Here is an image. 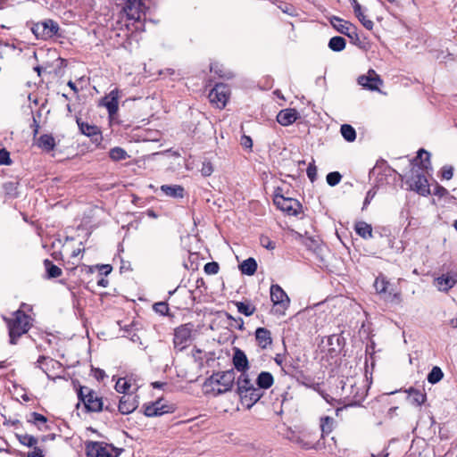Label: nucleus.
<instances>
[{
  "label": "nucleus",
  "instance_id": "1",
  "mask_svg": "<svg viewBox=\"0 0 457 457\" xmlns=\"http://www.w3.org/2000/svg\"><path fill=\"white\" fill-rule=\"evenodd\" d=\"M236 373L233 370L213 373L205 382L206 392L213 395L230 391L234 386Z\"/></svg>",
  "mask_w": 457,
  "mask_h": 457
},
{
  "label": "nucleus",
  "instance_id": "2",
  "mask_svg": "<svg viewBox=\"0 0 457 457\" xmlns=\"http://www.w3.org/2000/svg\"><path fill=\"white\" fill-rule=\"evenodd\" d=\"M342 396L348 402V405H357L365 398L367 389L363 379L361 378H346L343 381Z\"/></svg>",
  "mask_w": 457,
  "mask_h": 457
},
{
  "label": "nucleus",
  "instance_id": "3",
  "mask_svg": "<svg viewBox=\"0 0 457 457\" xmlns=\"http://www.w3.org/2000/svg\"><path fill=\"white\" fill-rule=\"evenodd\" d=\"M30 327V317L22 311H16L13 317L8 320L10 343L14 345L16 340L27 333Z\"/></svg>",
  "mask_w": 457,
  "mask_h": 457
},
{
  "label": "nucleus",
  "instance_id": "4",
  "mask_svg": "<svg viewBox=\"0 0 457 457\" xmlns=\"http://www.w3.org/2000/svg\"><path fill=\"white\" fill-rule=\"evenodd\" d=\"M374 287L378 294L383 295L384 300L395 303L402 302L401 293L392 287L385 276L380 275L376 278Z\"/></svg>",
  "mask_w": 457,
  "mask_h": 457
},
{
  "label": "nucleus",
  "instance_id": "5",
  "mask_svg": "<svg viewBox=\"0 0 457 457\" xmlns=\"http://www.w3.org/2000/svg\"><path fill=\"white\" fill-rule=\"evenodd\" d=\"M270 293L274 312L279 315H284L290 304L288 295L278 285H271Z\"/></svg>",
  "mask_w": 457,
  "mask_h": 457
},
{
  "label": "nucleus",
  "instance_id": "6",
  "mask_svg": "<svg viewBox=\"0 0 457 457\" xmlns=\"http://www.w3.org/2000/svg\"><path fill=\"white\" fill-rule=\"evenodd\" d=\"M59 29L56 21L48 19L35 23L31 28V31L37 38L46 40L57 35Z\"/></svg>",
  "mask_w": 457,
  "mask_h": 457
},
{
  "label": "nucleus",
  "instance_id": "7",
  "mask_svg": "<svg viewBox=\"0 0 457 457\" xmlns=\"http://www.w3.org/2000/svg\"><path fill=\"white\" fill-rule=\"evenodd\" d=\"M78 397L88 411H100L103 409L102 398L87 386H80Z\"/></svg>",
  "mask_w": 457,
  "mask_h": 457
},
{
  "label": "nucleus",
  "instance_id": "8",
  "mask_svg": "<svg viewBox=\"0 0 457 457\" xmlns=\"http://www.w3.org/2000/svg\"><path fill=\"white\" fill-rule=\"evenodd\" d=\"M193 325L184 324L175 329L173 344L179 351L184 350L191 341Z\"/></svg>",
  "mask_w": 457,
  "mask_h": 457
},
{
  "label": "nucleus",
  "instance_id": "9",
  "mask_svg": "<svg viewBox=\"0 0 457 457\" xmlns=\"http://www.w3.org/2000/svg\"><path fill=\"white\" fill-rule=\"evenodd\" d=\"M208 96L210 102L212 104H214L219 109H222L225 107L228 102L229 96V89L225 84H216L209 93Z\"/></svg>",
  "mask_w": 457,
  "mask_h": 457
},
{
  "label": "nucleus",
  "instance_id": "10",
  "mask_svg": "<svg viewBox=\"0 0 457 457\" xmlns=\"http://www.w3.org/2000/svg\"><path fill=\"white\" fill-rule=\"evenodd\" d=\"M274 204L278 209L289 215H297L301 209L299 202L293 198H286L283 195H276Z\"/></svg>",
  "mask_w": 457,
  "mask_h": 457
},
{
  "label": "nucleus",
  "instance_id": "11",
  "mask_svg": "<svg viewBox=\"0 0 457 457\" xmlns=\"http://www.w3.org/2000/svg\"><path fill=\"white\" fill-rule=\"evenodd\" d=\"M457 283V272L449 271L434 279V286L441 292H447Z\"/></svg>",
  "mask_w": 457,
  "mask_h": 457
},
{
  "label": "nucleus",
  "instance_id": "12",
  "mask_svg": "<svg viewBox=\"0 0 457 457\" xmlns=\"http://www.w3.org/2000/svg\"><path fill=\"white\" fill-rule=\"evenodd\" d=\"M358 83L369 90L375 91L378 90L383 81L374 70H369L366 75L358 78Z\"/></svg>",
  "mask_w": 457,
  "mask_h": 457
},
{
  "label": "nucleus",
  "instance_id": "13",
  "mask_svg": "<svg viewBox=\"0 0 457 457\" xmlns=\"http://www.w3.org/2000/svg\"><path fill=\"white\" fill-rule=\"evenodd\" d=\"M86 450L87 457H112L110 446L100 442H88Z\"/></svg>",
  "mask_w": 457,
  "mask_h": 457
},
{
  "label": "nucleus",
  "instance_id": "14",
  "mask_svg": "<svg viewBox=\"0 0 457 457\" xmlns=\"http://www.w3.org/2000/svg\"><path fill=\"white\" fill-rule=\"evenodd\" d=\"M240 396L241 403L247 409H250L255 404L262 396V392L260 388L254 386L251 389H247L246 393L238 394Z\"/></svg>",
  "mask_w": 457,
  "mask_h": 457
},
{
  "label": "nucleus",
  "instance_id": "15",
  "mask_svg": "<svg viewBox=\"0 0 457 457\" xmlns=\"http://www.w3.org/2000/svg\"><path fill=\"white\" fill-rule=\"evenodd\" d=\"M411 187L421 195H427L430 194L429 186L428 180L424 175L415 174L411 179Z\"/></svg>",
  "mask_w": 457,
  "mask_h": 457
},
{
  "label": "nucleus",
  "instance_id": "16",
  "mask_svg": "<svg viewBox=\"0 0 457 457\" xmlns=\"http://www.w3.org/2000/svg\"><path fill=\"white\" fill-rule=\"evenodd\" d=\"M138 405L135 396L125 395L120 399L119 411L121 414H129L133 412Z\"/></svg>",
  "mask_w": 457,
  "mask_h": 457
},
{
  "label": "nucleus",
  "instance_id": "17",
  "mask_svg": "<svg viewBox=\"0 0 457 457\" xmlns=\"http://www.w3.org/2000/svg\"><path fill=\"white\" fill-rule=\"evenodd\" d=\"M298 116V112L295 109H284L278 113L277 120L282 126H289L297 120Z\"/></svg>",
  "mask_w": 457,
  "mask_h": 457
},
{
  "label": "nucleus",
  "instance_id": "18",
  "mask_svg": "<svg viewBox=\"0 0 457 457\" xmlns=\"http://www.w3.org/2000/svg\"><path fill=\"white\" fill-rule=\"evenodd\" d=\"M37 367L41 369L48 378L51 377L50 372L52 370H59L62 367V364L49 357L40 356L37 361Z\"/></svg>",
  "mask_w": 457,
  "mask_h": 457
},
{
  "label": "nucleus",
  "instance_id": "19",
  "mask_svg": "<svg viewBox=\"0 0 457 457\" xmlns=\"http://www.w3.org/2000/svg\"><path fill=\"white\" fill-rule=\"evenodd\" d=\"M104 105L106 107L109 114L112 116L118 112L119 108V90H112L104 100Z\"/></svg>",
  "mask_w": 457,
  "mask_h": 457
},
{
  "label": "nucleus",
  "instance_id": "20",
  "mask_svg": "<svg viewBox=\"0 0 457 457\" xmlns=\"http://www.w3.org/2000/svg\"><path fill=\"white\" fill-rule=\"evenodd\" d=\"M233 364L238 371L245 372L249 369V363L245 353L240 350L236 349L233 355Z\"/></svg>",
  "mask_w": 457,
  "mask_h": 457
},
{
  "label": "nucleus",
  "instance_id": "21",
  "mask_svg": "<svg viewBox=\"0 0 457 457\" xmlns=\"http://www.w3.org/2000/svg\"><path fill=\"white\" fill-rule=\"evenodd\" d=\"M255 339L258 345L266 349L272 343L270 331L265 328H258L255 331Z\"/></svg>",
  "mask_w": 457,
  "mask_h": 457
},
{
  "label": "nucleus",
  "instance_id": "22",
  "mask_svg": "<svg viewBox=\"0 0 457 457\" xmlns=\"http://www.w3.org/2000/svg\"><path fill=\"white\" fill-rule=\"evenodd\" d=\"M352 7L353 9L354 14L358 18V20L361 22V24L367 29H372L374 23L372 21L366 18V16L362 12V9L361 4L358 3L357 0H350Z\"/></svg>",
  "mask_w": 457,
  "mask_h": 457
},
{
  "label": "nucleus",
  "instance_id": "23",
  "mask_svg": "<svg viewBox=\"0 0 457 457\" xmlns=\"http://www.w3.org/2000/svg\"><path fill=\"white\" fill-rule=\"evenodd\" d=\"M330 23L333 26V28L335 29H337L338 32L350 37V35H351L350 30L352 29V24L350 22H348L339 17L333 16L330 19Z\"/></svg>",
  "mask_w": 457,
  "mask_h": 457
},
{
  "label": "nucleus",
  "instance_id": "24",
  "mask_svg": "<svg viewBox=\"0 0 457 457\" xmlns=\"http://www.w3.org/2000/svg\"><path fill=\"white\" fill-rule=\"evenodd\" d=\"M161 190L165 195L173 198H183L184 196V188L179 185H162Z\"/></svg>",
  "mask_w": 457,
  "mask_h": 457
},
{
  "label": "nucleus",
  "instance_id": "25",
  "mask_svg": "<svg viewBox=\"0 0 457 457\" xmlns=\"http://www.w3.org/2000/svg\"><path fill=\"white\" fill-rule=\"evenodd\" d=\"M406 392L408 393L410 402L417 406L423 404L427 399L426 394L419 389L410 387Z\"/></svg>",
  "mask_w": 457,
  "mask_h": 457
},
{
  "label": "nucleus",
  "instance_id": "26",
  "mask_svg": "<svg viewBox=\"0 0 457 457\" xmlns=\"http://www.w3.org/2000/svg\"><path fill=\"white\" fill-rule=\"evenodd\" d=\"M274 383V378L271 373L268 371H262L256 379V384L258 388L262 391V389L270 388Z\"/></svg>",
  "mask_w": 457,
  "mask_h": 457
},
{
  "label": "nucleus",
  "instance_id": "27",
  "mask_svg": "<svg viewBox=\"0 0 457 457\" xmlns=\"http://www.w3.org/2000/svg\"><path fill=\"white\" fill-rule=\"evenodd\" d=\"M237 394L246 393L247 389L254 387L253 382L249 378L248 374L245 372L241 373L237 381Z\"/></svg>",
  "mask_w": 457,
  "mask_h": 457
},
{
  "label": "nucleus",
  "instance_id": "28",
  "mask_svg": "<svg viewBox=\"0 0 457 457\" xmlns=\"http://www.w3.org/2000/svg\"><path fill=\"white\" fill-rule=\"evenodd\" d=\"M355 232L364 239H370L373 237L372 227L365 221H358L355 226Z\"/></svg>",
  "mask_w": 457,
  "mask_h": 457
},
{
  "label": "nucleus",
  "instance_id": "29",
  "mask_svg": "<svg viewBox=\"0 0 457 457\" xmlns=\"http://www.w3.org/2000/svg\"><path fill=\"white\" fill-rule=\"evenodd\" d=\"M37 145L41 149L50 152L54 150L55 146V140L53 136L48 134H44L40 136V137L37 140Z\"/></svg>",
  "mask_w": 457,
  "mask_h": 457
},
{
  "label": "nucleus",
  "instance_id": "30",
  "mask_svg": "<svg viewBox=\"0 0 457 457\" xmlns=\"http://www.w3.org/2000/svg\"><path fill=\"white\" fill-rule=\"evenodd\" d=\"M239 269L243 274L252 276L257 270V262L253 258L250 257L240 264Z\"/></svg>",
  "mask_w": 457,
  "mask_h": 457
},
{
  "label": "nucleus",
  "instance_id": "31",
  "mask_svg": "<svg viewBox=\"0 0 457 457\" xmlns=\"http://www.w3.org/2000/svg\"><path fill=\"white\" fill-rule=\"evenodd\" d=\"M287 437L290 441L297 444L298 445H300L301 447H303L304 449H312L314 447V444L312 442H309L305 439V437H306L305 434L298 435V434H295V432H291V436H288Z\"/></svg>",
  "mask_w": 457,
  "mask_h": 457
},
{
  "label": "nucleus",
  "instance_id": "32",
  "mask_svg": "<svg viewBox=\"0 0 457 457\" xmlns=\"http://www.w3.org/2000/svg\"><path fill=\"white\" fill-rule=\"evenodd\" d=\"M78 125L80 131L87 137H93L100 133L99 128L96 125L79 120H78Z\"/></svg>",
  "mask_w": 457,
  "mask_h": 457
},
{
  "label": "nucleus",
  "instance_id": "33",
  "mask_svg": "<svg viewBox=\"0 0 457 457\" xmlns=\"http://www.w3.org/2000/svg\"><path fill=\"white\" fill-rule=\"evenodd\" d=\"M346 41L342 37H333L329 39L328 47L334 52H340L345 48Z\"/></svg>",
  "mask_w": 457,
  "mask_h": 457
},
{
  "label": "nucleus",
  "instance_id": "34",
  "mask_svg": "<svg viewBox=\"0 0 457 457\" xmlns=\"http://www.w3.org/2000/svg\"><path fill=\"white\" fill-rule=\"evenodd\" d=\"M210 70L212 72L217 74L220 78L230 79L233 77V73L230 71L226 70L222 64L218 62L212 63Z\"/></svg>",
  "mask_w": 457,
  "mask_h": 457
},
{
  "label": "nucleus",
  "instance_id": "35",
  "mask_svg": "<svg viewBox=\"0 0 457 457\" xmlns=\"http://www.w3.org/2000/svg\"><path fill=\"white\" fill-rule=\"evenodd\" d=\"M340 132H341L342 137L347 142H353L356 138V131L353 129V127L349 124L342 125L340 128Z\"/></svg>",
  "mask_w": 457,
  "mask_h": 457
},
{
  "label": "nucleus",
  "instance_id": "36",
  "mask_svg": "<svg viewBox=\"0 0 457 457\" xmlns=\"http://www.w3.org/2000/svg\"><path fill=\"white\" fill-rule=\"evenodd\" d=\"M48 278H58L62 275V270L54 265L51 261L45 260L44 262Z\"/></svg>",
  "mask_w": 457,
  "mask_h": 457
},
{
  "label": "nucleus",
  "instance_id": "37",
  "mask_svg": "<svg viewBox=\"0 0 457 457\" xmlns=\"http://www.w3.org/2000/svg\"><path fill=\"white\" fill-rule=\"evenodd\" d=\"M236 306L237 308L238 312L245 316H251L255 312V307L250 303L237 302Z\"/></svg>",
  "mask_w": 457,
  "mask_h": 457
},
{
  "label": "nucleus",
  "instance_id": "38",
  "mask_svg": "<svg viewBox=\"0 0 457 457\" xmlns=\"http://www.w3.org/2000/svg\"><path fill=\"white\" fill-rule=\"evenodd\" d=\"M444 377V373L442 371V370L437 367V366H435L433 367V369L430 370V372L428 373V381L430 383V384H436L438 383Z\"/></svg>",
  "mask_w": 457,
  "mask_h": 457
},
{
  "label": "nucleus",
  "instance_id": "39",
  "mask_svg": "<svg viewBox=\"0 0 457 457\" xmlns=\"http://www.w3.org/2000/svg\"><path fill=\"white\" fill-rule=\"evenodd\" d=\"M334 420L328 416L320 419V429L322 435H328L332 431Z\"/></svg>",
  "mask_w": 457,
  "mask_h": 457
},
{
  "label": "nucleus",
  "instance_id": "40",
  "mask_svg": "<svg viewBox=\"0 0 457 457\" xmlns=\"http://www.w3.org/2000/svg\"><path fill=\"white\" fill-rule=\"evenodd\" d=\"M110 158L113 161L125 160L128 157L127 152L120 147H114L110 150Z\"/></svg>",
  "mask_w": 457,
  "mask_h": 457
},
{
  "label": "nucleus",
  "instance_id": "41",
  "mask_svg": "<svg viewBox=\"0 0 457 457\" xmlns=\"http://www.w3.org/2000/svg\"><path fill=\"white\" fill-rule=\"evenodd\" d=\"M18 439L21 444L29 447H36L35 445L37 443V439L35 436L28 434L18 435Z\"/></svg>",
  "mask_w": 457,
  "mask_h": 457
},
{
  "label": "nucleus",
  "instance_id": "42",
  "mask_svg": "<svg viewBox=\"0 0 457 457\" xmlns=\"http://www.w3.org/2000/svg\"><path fill=\"white\" fill-rule=\"evenodd\" d=\"M287 235L293 240L298 241L301 244L305 245L307 246L309 245H308V241L312 242V240L311 238L304 237L302 234H300L299 232H297V231H295L294 229H291V228L288 229Z\"/></svg>",
  "mask_w": 457,
  "mask_h": 457
},
{
  "label": "nucleus",
  "instance_id": "43",
  "mask_svg": "<svg viewBox=\"0 0 457 457\" xmlns=\"http://www.w3.org/2000/svg\"><path fill=\"white\" fill-rule=\"evenodd\" d=\"M129 387L130 384L124 378H119L115 384V390L120 394H126Z\"/></svg>",
  "mask_w": 457,
  "mask_h": 457
},
{
  "label": "nucleus",
  "instance_id": "44",
  "mask_svg": "<svg viewBox=\"0 0 457 457\" xmlns=\"http://www.w3.org/2000/svg\"><path fill=\"white\" fill-rule=\"evenodd\" d=\"M153 404L154 405V407H156L157 411H162V415L173 411V407L171 405H167L163 403L162 400H158L153 403Z\"/></svg>",
  "mask_w": 457,
  "mask_h": 457
},
{
  "label": "nucleus",
  "instance_id": "45",
  "mask_svg": "<svg viewBox=\"0 0 457 457\" xmlns=\"http://www.w3.org/2000/svg\"><path fill=\"white\" fill-rule=\"evenodd\" d=\"M341 178L342 176L340 175L339 172L337 171H333V172H329L328 175H327V183L331 186V187H335L336 185H337L340 180H341Z\"/></svg>",
  "mask_w": 457,
  "mask_h": 457
},
{
  "label": "nucleus",
  "instance_id": "46",
  "mask_svg": "<svg viewBox=\"0 0 457 457\" xmlns=\"http://www.w3.org/2000/svg\"><path fill=\"white\" fill-rule=\"evenodd\" d=\"M429 156V153L425 151L424 149H420L418 152V158L421 159L422 166L424 169H428V165H430Z\"/></svg>",
  "mask_w": 457,
  "mask_h": 457
},
{
  "label": "nucleus",
  "instance_id": "47",
  "mask_svg": "<svg viewBox=\"0 0 457 457\" xmlns=\"http://www.w3.org/2000/svg\"><path fill=\"white\" fill-rule=\"evenodd\" d=\"M46 420H47L44 415L37 412H32L30 414V418L29 419V421L34 424H46Z\"/></svg>",
  "mask_w": 457,
  "mask_h": 457
},
{
  "label": "nucleus",
  "instance_id": "48",
  "mask_svg": "<svg viewBox=\"0 0 457 457\" xmlns=\"http://www.w3.org/2000/svg\"><path fill=\"white\" fill-rule=\"evenodd\" d=\"M3 187H4V190L6 195H8L12 197L16 196L17 193H16V184L15 183L6 182L4 184Z\"/></svg>",
  "mask_w": 457,
  "mask_h": 457
},
{
  "label": "nucleus",
  "instance_id": "49",
  "mask_svg": "<svg viewBox=\"0 0 457 457\" xmlns=\"http://www.w3.org/2000/svg\"><path fill=\"white\" fill-rule=\"evenodd\" d=\"M144 413L147 417H155L162 415V411H157L156 407H154L153 403L145 406Z\"/></svg>",
  "mask_w": 457,
  "mask_h": 457
},
{
  "label": "nucleus",
  "instance_id": "50",
  "mask_svg": "<svg viewBox=\"0 0 457 457\" xmlns=\"http://www.w3.org/2000/svg\"><path fill=\"white\" fill-rule=\"evenodd\" d=\"M154 310L162 315H165L169 312V306L166 303L160 302L154 304Z\"/></svg>",
  "mask_w": 457,
  "mask_h": 457
},
{
  "label": "nucleus",
  "instance_id": "51",
  "mask_svg": "<svg viewBox=\"0 0 457 457\" xmlns=\"http://www.w3.org/2000/svg\"><path fill=\"white\" fill-rule=\"evenodd\" d=\"M213 172V167L211 162H203L202 168H201V173L204 177H209Z\"/></svg>",
  "mask_w": 457,
  "mask_h": 457
},
{
  "label": "nucleus",
  "instance_id": "52",
  "mask_svg": "<svg viewBox=\"0 0 457 457\" xmlns=\"http://www.w3.org/2000/svg\"><path fill=\"white\" fill-rule=\"evenodd\" d=\"M204 271L207 274H216L219 271V265L217 262H208L204 265Z\"/></svg>",
  "mask_w": 457,
  "mask_h": 457
},
{
  "label": "nucleus",
  "instance_id": "53",
  "mask_svg": "<svg viewBox=\"0 0 457 457\" xmlns=\"http://www.w3.org/2000/svg\"><path fill=\"white\" fill-rule=\"evenodd\" d=\"M260 240L262 245L269 250H273L276 247L275 243L271 241L268 237H262Z\"/></svg>",
  "mask_w": 457,
  "mask_h": 457
},
{
  "label": "nucleus",
  "instance_id": "54",
  "mask_svg": "<svg viewBox=\"0 0 457 457\" xmlns=\"http://www.w3.org/2000/svg\"><path fill=\"white\" fill-rule=\"evenodd\" d=\"M307 176L310 179L311 181H314L316 179L317 176V168L314 164L310 163L307 168Z\"/></svg>",
  "mask_w": 457,
  "mask_h": 457
},
{
  "label": "nucleus",
  "instance_id": "55",
  "mask_svg": "<svg viewBox=\"0 0 457 457\" xmlns=\"http://www.w3.org/2000/svg\"><path fill=\"white\" fill-rule=\"evenodd\" d=\"M453 175V168L452 166H444L442 169V177L445 179H451Z\"/></svg>",
  "mask_w": 457,
  "mask_h": 457
},
{
  "label": "nucleus",
  "instance_id": "56",
  "mask_svg": "<svg viewBox=\"0 0 457 457\" xmlns=\"http://www.w3.org/2000/svg\"><path fill=\"white\" fill-rule=\"evenodd\" d=\"M241 144L243 146L246 148H251L253 146V141L250 137L244 136L241 139Z\"/></svg>",
  "mask_w": 457,
  "mask_h": 457
},
{
  "label": "nucleus",
  "instance_id": "57",
  "mask_svg": "<svg viewBox=\"0 0 457 457\" xmlns=\"http://www.w3.org/2000/svg\"><path fill=\"white\" fill-rule=\"evenodd\" d=\"M447 193H448V191L442 186H439V185L436 186V188L434 191L435 195H439V196H444V195H447Z\"/></svg>",
  "mask_w": 457,
  "mask_h": 457
},
{
  "label": "nucleus",
  "instance_id": "58",
  "mask_svg": "<svg viewBox=\"0 0 457 457\" xmlns=\"http://www.w3.org/2000/svg\"><path fill=\"white\" fill-rule=\"evenodd\" d=\"M9 154L5 150H0V164L8 163Z\"/></svg>",
  "mask_w": 457,
  "mask_h": 457
},
{
  "label": "nucleus",
  "instance_id": "59",
  "mask_svg": "<svg viewBox=\"0 0 457 457\" xmlns=\"http://www.w3.org/2000/svg\"><path fill=\"white\" fill-rule=\"evenodd\" d=\"M27 457H43L42 451L37 447H34L33 451L28 453Z\"/></svg>",
  "mask_w": 457,
  "mask_h": 457
},
{
  "label": "nucleus",
  "instance_id": "60",
  "mask_svg": "<svg viewBox=\"0 0 457 457\" xmlns=\"http://www.w3.org/2000/svg\"><path fill=\"white\" fill-rule=\"evenodd\" d=\"M95 377L100 380V379H103L104 377H105V373L103 370L101 369H96L95 370Z\"/></svg>",
  "mask_w": 457,
  "mask_h": 457
},
{
  "label": "nucleus",
  "instance_id": "61",
  "mask_svg": "<svg viewBox=\"0 0 457 457\" xmlns=\"http://www.w3.org/2000/svg\"><path fill=\"white\" fill-rule=\"evenodd\" d=\"M102 273L107 275L112 271V267L110 265H103L101 267Z\"/></svg>",
  "mask_w": 457,
  "mask_h": 457
},
{
  "label": "nucleus",
  "instance_id": "62",
  "mask_svg": "<svg viewBox=\"0 0 457 457\" xmlns=\"http://www.w3.org/2000/svg\"><path fill=\"white\" fill-rule=\"evenodd\" d=\"M165 385H166V383L159 382V381H155V382L152 383V386L154 388H162Z\"/></svg>",
  "mask_w": 457,
  "mask_h": 457
},
{
  "label": "nucleus",
  "instance_id": "63",
  "mask_svg": "<svg viewBox=\"0 0 457 457\" xmlns=\"http://www.w3.org/2000/svg\"><path fill=\"white\" fill-rule=\"evenodd\" d=\"M68 86H69V87H71V88L75 93H77V92H78V88H77V87H76L75 83H74V82H72L71 80H70V81L68 82Z\"/></svg>",
  "mask_w": 457,
  "mask_h": 457
},
{
  "label": "nucleus",
  "instance_id": "64",
  "mask_svg": "<svg viewBox=\"0 0 457 457\" xmlns=\"http://www.w3.org/2000/svg\"><path fill=\"white\" fill-rule=\"evenodd\" d=\"M450 325L453 327V328H457V317L455 319H452L450 320Z\"/></svg>",
  "mask_w": 457,
  "mask_h": 457
}]
</instances>
